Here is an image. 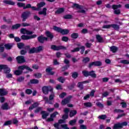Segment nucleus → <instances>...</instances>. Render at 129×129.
<instances>
[{
  "label": "nucleus",
  "mask_w": 129,
  "mask_h": 129,
  "mask_svg": "<svg viewBox=\"0 0 129 129\" xmlns=\"http://www.w3.org/2000/svg\"><path fill=\"white\" fill-rule=\"evenodd\" d=\"M18 69L19 70H16L14 71V74H15V75H21V74H22L23 72V70H25V69H26L28 71H32L31 68L26 66H20L19 67Z\"/></svg>",
  "instance_id": "1"
},
{
  "label": "nucleus",
  "mask_w": 129,
  "mask_h": 129,
  "mask_svg": "<svg viewBox=\"0 0 129 129\" xmlns=\"http://www.w3.org/2000/svg\"><path fill=\"white\" fill-rule=\"evenodd\" d=\"M53 30L58 32V33H60L62 35H67L68 33H69V30L67 29H62L58 27L54 26Z\"/></svg>",
  "instance_id": "2"
},
{
  "label": "nucleus",
  "mask_w": 129,
  "mask_h": 129,
  "mask_svg": "<svg viewBox=\"0 0 129 129\" xmlns=\"http://www.w3.org/2000/svg\"><path fill=\"white\" fill-rule=\"evenodd\" d=\"M4 69V72L5 73H10L11 72V69L8 67V66L5 64H1L0 65V71Z\"/></svg>",
  "instance_id": "3"
},
{
  "label": "nucleus",
  "mask_w": 129,
  "mask_h": 129,
  "mask_svg": "<svg viewBox=\"0 0 129 129\" xmlns=\"http://www.w3.org/2000/svg\"><path fill=\"white\" fill-rule=\"evenodd\" d=\"M42 90L44 94H48V93H49V91H52L53 90V88L50 86H44L42 87Z\"/></svg>",
  "instance_id": "4"
},
{
  "label": "nucleus",
  "mask_w": 129,
  "mask_h": 129,
  "mask_svg": "<svg viewBox=\"0 0 129 129\" xmlns=\"http://www.w3.org/2000/svg\"><path fill=\"white\" fill-rule=\"evenodd\" d=\"M110 28H113V29H115V30H118L119 27L116 24L104 25L103 26V29H110Z\"/></svg>",
  "instance_id": "5"
},
{
  "label": "nucleus",
  "mask_w": 129,
  "mask_h": 129,
  "mask_svg": "<svg viewBox=\"0 0 129 129\" xmlns=\"http://www.w3.org/2000/svg\"><path fill=\"white\" fill-rule=\"evenodd\" d=\"M59 114L58 112H54L53 113L50 115V117L46 119V121H53L54 120V118L56 117V115Z\"/></svg>",
  "instance_id": "6"
},
{
  "label": "nucleus",
  "mask_w": 129,
  "mask_h": 129,
  "mask_svg": "<svg viewBox=\"0 0 129 129\" xmlns=\"http://www.w3.org/2000/svg\"><path fill=\"white\" fill-rule=\"evenodd\" d=\"M51 49L52 50H54V51H59V50H61L62 49H66V47H64L63 46H56V45H52L51 46Z\"/></svg>",
  "instance_id": "7"
},
{
  "label": "nucleus",
  "mask_w": 129,
  "mask_h": 129,
  "mask_svg": "<svg viewBox=\"0 0 129 129\" xmlns=\"http://www.w3.org/2000/svg\"><path fill=\"white\" fill-rule=\"evenodd\" d=\"M31 13L30 12H24L22 15V18H23V22H25L28 18H29V16H30Z\"/></svg>",
  "instance_id": "8"
},
{
  "label": "nucleus",
  "mask_w": 129,
  "mask_h": 129,
  "mask_svg": "<svg viewBox=\"0 0 129 129\" xmlns=\"http://www.w3.org/2000/svg\"><path fill=\"white\" fill-rule=\"evenodd\" d=\"M20 32L21 34H26V35H32L33 34V32L30 31L29 30H27V29L25 28H22L20 30Z\"/></svg>",
  "instance_id": "9"
},
{
  "label": "nucleus",
  "mask_w": 129,
  "mask_h": 129,
  "mask_svg": "<svg viewBox=\"0 0 129 129\" xmlns=\"http://www.w3.org/2000/svg\"><path fill=\"white\" fill-rule=\"evenodd\" d=\"M71 98H72V96H70L69 97L63 99L61 101V104H62V105H65L66 104H67V103H69V102H70V99H71Z\"/></svg>",
  "instance_id": "10"
},
{
  "label": "nucleus",
  "mask_w": 129,
  "mask_h": 129,
  "mask_svg": "<svg viewBox=\"0 0 129 129\" xmlns=\"http://www.w3.org/2000/svg\"><path fill=\"white\" fill-rule=\"evenodd\" d=\"M101 62L100 61H95L90 63L89 68L92 67V66H101Z\"/></svg>",
  "instance_id": "11"
},
{
  "label": "nucleus",
  "mask_w": 129,
  "mask_h": 129,
  "mask_svg": "<svg viewBox=\"0 0 129 129\" xmlns=\"http://www.w3.org/2000/svg\"><path fill=\"white\" fill-rule=\"evenodd\" d=\"M8 93V90L6 89H0V96H5L7 95Z\"/></svg>",
  "instance_id": "12"
},
{
  "label": "nucleus",
  "mask_w": 129,
  "mask_h": 129,
  "mask_svg": "<svg viewBox=\"0 0 129 129\" xmlns=\"http://www.w3.org/2000/svg\"><path fill=\"white\" fill-rule=\"evenodd\" d=\"M18 63H24L25 62V58L23 56H19L16 57Z\"/></svg>",
  "instance_id": "13"
},
{
  "label": "nucleus",
  "mask_w": 129,
  "mask_h": 129,
  "mask_svg": "<svg viewBox=\"0 0 129 129\" xmlns=\"http://www.w3.org/2000/svg\"><path fill=\"white\" fill-rule=\"evenodd\" d=\"M52 70H53V68L51 67H48L46 69V72L48 74V75H53L54 74V72H52Z\"/></svg>",
  "instance_id": "14"
},
{
  "label": "nucleus",
  "mask_w": 129,
  "mask_h": 129,
  "mask_svg": "<svg viewBox=\"0 0 129 129\" xmlns=\"http://www.w3.org/2000/svg\"><path fill=\"white\" fill-rule=\"evenodd\" d=\"M38 40L40 43H44L45 41H47V40H48V38L45 36H40L38 37Z\"/></svg>",
  "instance_id": "15"
},
{
  "label": "nucleus",
  "mask_w": 129,
  "mask_h": 129,
  "mask_svg": "<svg viewBox=\"0 0 129 129\" xmlns=\"http://www.w3.org/2000/svg\"><path fill=\"white\" fill-rule=\"evenodd\" d=\"M1 108L4 110H8V109H10L11 107L7 103H5L2 105Z\"/></svg>",
  "instance_id": "16"
},
{
  "label": "nucleus",
  "mask_w": 129,
  "mask_h": 129,
  "mask_svg": "<svg viewBox=\"0 0 129 129\" xmlns=\"http://www.w3.org/2000/svg\"><path fill=\"white\" fill-rule=\"evenodd\" d=\"M89 82H90V80L85 81L83 82L82 83H79L78 84V86L81 89H83V84H84V83H89Z\"/></svg>",
  "instance_id": "17"
},
{
  "label": "nucleus",
  "mask_w": 129,
  "mask_h": 129,
  "mask_svg": "<svg viewBox=\"0 0 129 129\" xmlns=\"http://www.w3.org/2000/svg\"><path fill=\"white\" fill-rule=\"evenodd\" d=\"M37 106H39V103H34L33 105H32L29 107V110H33L34 108H36V107H37Z\"/></svg>",
  "instance_id": "18"
},
{
  "label": "nucleus",
  "mask_w": 129,
  "mask_h": 129,
  "mask_svg": "<svg viewBox=\"0 0 129 129\" xmlns=\"http://www.w3.org/2000/svg\"><path fill=\"white\" fill-rule=\"evenodd\" d=\"M3 3L6 5H11V6H14L15 5V2L11 0H4Z\"/></svg>",
  "instance_id": "19"
},
{
  "label": "nucleus",
  "mask_w": 129,
  "mask_h": 129,
  "mask_svg": "<svg viewBox=\"0 0 129 129\" xmlns=\"http://www.w3.org/2000/svg\"><path fill=\"white\" fill-rule=\"evenodd\" d=\"M38 14L39 15H43V16H46V15H47V8H43L42 11L38 12Z\"/></svg>",
  "instance_id": "20"
},
{
  "label": "nucleus",
  "mask_w": 129,
  "mask_h": 129,
  "mask_svg": "<svg viewBox=\"0 0 129 129\" xmlns=\"http://www.w3.org/2000/svg\"><path fill=\"white\" fill-rule=\"evenodd\" d=\"M41 114L43 119L47 118V116H49V113L45 111H41Z\"/></svg>",
  "instance_id": "21"
},
{
  "label": "nucleus",
  "mask_w": 129,
  "mask_h": 129,
  "mask_svg": "<svg viewBox=\"0 0 129 129\" xmlns=\"http://www.w3.org/2000/svg\"><path fill=\"white\" fill-rule=\"evenodd\" d=\"M22 26V24H16L13 26H12V30H17V29H19V28H21Z\"/></svg>",
  "instance_id": "22"
},
{
  "label": "nucleus",
  "mask_w": 129,
  "mask_h": 129,
  "mask_svg": "<svg viewBox=\"0 0 129 129\" xmlns=\"http://www.w3.org/2000/svg\"><path fill=\"white\" fill-rule=\"evenodd\" d=\"M113 129H119V128H122L121 127V124L120 123H117L114 125V126L113 127Z\"/></svg>",
  "instance_id": "23"
},
{
  "label": "nucleus",
  "mask_w": 129,
  "mask_h": 129,
  "mask_svg": "<svg viewBox=\"0 0 129 129\" xmlns=\"http://www.w3.org/2000/svg\"><path fill=\"white\" fill-rule=\"evenodd\" d=\"M45 34L47 37H48V38H50L51 40H52V39H53V38L54 37V36H53V34L49 31H46Z\"/></svg>",
  "instance_id": "24"
},
{
  "label": "nucleus",
  "mask_w": 129,
  "mask_h": 129,
  "mask_svg": "<svg viewBox=\"0 0 129 129\" xmlns=\"http://www.w3.org/2000/svg\"><path fill=\"white\" fill-rule=\"evenodd\" d=\"M96 38L98 42H99V43H101V42H102V41H103L102 37L100 35H96Z\"/></svg>",
  "instance_id": "25"
},
{
  "label": "nucleus",
  "mask_w": 129,
  "mask_h": 129,
  "mask_svg": "<svg viewBox=\"0 0 129 129\" xmlns=\"http://www.w3.org/2000/svg\"><path fill=\"white\" fill-rule=\"evenodd\" d=\"M76 121H77V119H74L70 121L69 123L71 125H75Z\"/></svg>",
  "instance_id": "26"
},
{
  "label": "nucleus",
  "mask_w": 129,
  "mask_h": 129,
  "mask_svg": "<svg viewBox=\"0 0 129 129\" xmlns=\"http://www.w3.org/2000/svg\"><path fill=\"white\" fill-rule=\"evenodd\" d=\"M29 54H33L34 53H37L36 48L33 47L32 48L30 49L29 51Z\"/></svg>",
  "instance_id": "27"
},
{
  "label": "nucleus",
  "mask_w": 129,
  "mask_h": 129,
  "mask_svg": "<svg viewBox=\"0 0 129 129\" xmlns=\"http://www.w3.org/2000/svg\"><path fill=\"white\" fill-rule=\"evenodd\" d=\"M77 113V111L76 110H73L71 111L70 112V117H73V116H74Z\"/></svg>",
  "instance_id": "28"
},
{
  "label": "nucleus",
  "mask_w": 129,
  "mask_h": 129,
  "mask_svg": "<svg viewBox=\"0 0 129 129\" xmlns=\"http://www.w3.org/2000/svg\"><path fill=\"white\" fill-rule=\"evenodd\" d=\"M45 5H46V4L44 2H41L37 4V8H38V10H40V8H43Z\"/></svg>",
  "instance_id": "29"
},
{
  "label": "nucleus",
  "mask_w": 129,
  "mask_h": 129,
  "mask_svg": "<svg viewBox=\"0 0 129 129\" xmlns=\"http://www.w3.org/2000/svg\"><path fill=\"white\" fill-rule=\"evenodd\" d=\"M5 47L6 48V49H7V50H10V49H12V47H13V45H12V44H7L5 45Z\"/></svg>",
  "instance_id": "30"
},
{
  "label": "nucleus",
  "mask_w": 129,
  "mask_h": 129,
  "mask_svg": "<svg viewBox=\"0 0 129 129\" xmlns=\"http://www.w3.org/2000/svg\"><path fill=\"white\" fill-rule=\"evenodd\" d=\"M89 76H91L92 77H93L94 78H95L96 77V74L94 73V71H91L89 72Z\"/></svg>",
  "instance_id": "31"
},
{
  "label": "nucleus",
  "mask_w": 129,
  "mask_h": 129,
  "mask_svg": "<svg viewBox=\"0 0 129 129\" xmlns=\"http://www.w3.org/2000/svg\"><path fill=\"white\" fill-rule=\"evenodd\" d=\"M110 50L113 52V53H115L117 51V47L115 46H112L110 47Z\"/></svg>",
  "instance_id": "32"
},
{
  "label": "nucleus",
  "mask_w": 129,
  "mask_h": 129,
  "mask_svg": "<svg viewBox=\"0 0 129 129\" xmlns=\"http://www.w3.org/2000/svg\"><path fill=\"white\" fill-rule=\"evenodd\" d=\"M119 8H121V5H114L112 6V9H113V10H116L117 9H119Z\"/></svg>",
  "instance_id": "33"
},
{
  "label": "nucleus",
  "mask_w": 129,
  "mask_h": 129,
  "mask_svg": "<svg viewBox=\"0 0 129 129\" xmlns=\"http://www.w3.org/2000/svg\"><path fill=\"white\" fill-rule=\"evenodd\" d=\"M22 40H30V36L23 35L21 36Z\"/></svg>",
  "instance_id": "34"
},
{
  "label": "nucleus",
  "mask_w": 129,
  "mask_h": 129,
  "mask_svg": "<svg viewBox=\"0 0 129 129\" xmlns=\"http://www.w3.org/2000/svg\"><path fill=\"white\" fill-rule=\"evenodd\" d=\"M64 12V8H59L56 11V14H61Z\"/></svg>",
  "instance_id": "35"
},
{
  "label": "nucleus",
  "mask_w": 129,
  "mask_h": 129,
  "mask_svg": "<svg viewBox=\"0 0 129 129\" xmlns=\"http://www.w3.org/2000/svg\"><path fill=\"white\" fill-rule=\"evenodd\" d=\"M84 105L86 107H91L92 104L90 102H86L84 103Z\"/></svg>",
  "instance_id": "36"
},
{
  "label": "nucleus",
  "mask_w": 129,
  "mask_h": 129,
  "mask_svg": "<svg viewBox=\"0 0 129 129\" xmlns=\"http://www.w3.org/2000/svg\"><path fill=\"white\" fill-rule=\"evenodd\" d=\"M36 50V53H38L39 52H41V51L43 50V46H40L38 47H37L35 48Z\"/></svg>",
  "instance_id": "37"
},
{
  "label": "nucleus",
  "mask_w": 129,
  "mask_h": 129,
  "mask_svg": "<svg viewBox=\"0 0 129 129\" xmlns=\"http://www.w3.org/2000/svg\"><path fill=\"white\" fill-rule=\"evenodd\" d=\"M43 99L45 101V103H49V104H52V102H49L47 97L43 96Z\"/></svg>",
  "instance_id": "38"
},
{
  "label": "nucleus",
  "mask_w": 129,
  "mask_h": 129,
  "mask_svg": "<svg viewBox=\"0 0 129 129\" xmlns=\"http://www.w3.org/2000/svg\"><path fill=\"white\" fill-rule=\"evenodd\" d=\"M57 80L59 82H61V83H64L65 82V79L64 78L60 77L57 79Z\"/></svg>",
  "instance_id": "39"
},
{
  "label": "nucleus",
  "mask_w": 129,
  "mask_h": 129,
  "mask_svg": "<svg viewBox=\"0 0 129 129\" xmlns=\"http://www.w3.org/2000/svg\"><path fill=\"white\" fill-rule=\"evenodd\" d=\"M120 63H122V64H129V60L126 59H123L120 60Z\"/></svg>",
  "instance_id": "40"
},
{
  "label": "nucleus",
  "mask_w": 129,
  "mask_h": 129,
  "mask_svg": "<svg viewBox=\"0 0 129 129\" xmlns=\"http://www.w3.org/2000/svg\"><path fill=\"white\" fill-rule=\"evenodd\" d=\"M17 45L19 49H23V48H24V43H18Z\"/></svg>",
  "instance_id": "41"
},
{
  "label": "nucleus",
  "mask_w": 129,
  "mask_h": 129,
  "mask_svg": "<svg viewBox=\"0 0 129 129\" xmlns=\"http://www.w3.org/2000/svg\"><path fill=\"white\" fill-rule=\"evenodd\" d=\"M79 51H80V48H79V47H77L72 50L71 52L72 53H75L76 52H79Z\"/></svg>",
  "instance_id": "42"
},
{
  "label": "nucleus",
  "mask_w": 129,
  "mask_h": 129,
  "mask_svg": "<svg viewBox=\"0 0 129 129\" xmlns=\"http://www.w3.org/2000/svg\"><path fill=\"white\" fill-rule=\"evenodd\" d=\"M72 38L73 39H77V38H78V34H77V33H73L72 34Z\"/></svg>",
  "instance_id": "43"
},
{
  "label": "nucleus",
  "mask_w": 129,
  "mask_h": 129,
  "mask_svg": "<svg viewBox=\"0 0 129 129\" xmlns=\"http://www.w3.org/2000/svg\"><path fill=\"white\" fill-rule=\"evenodd\" d=\"M31 83H32L33 84H37V83H39V81H38V80H36V79H33V80H31L30 81Z\"/></svg>",
  "instance_id": "44"
},
{
  "label": "nucleus",
  "mask_w": 129,
  "mask_h": 129,
  "mask_svg": "<svg viewBox=\"0 0 129 129\" xmlns=\"http://www.w3.org/2000/svg\"><path fill=\"white\" fill-rule=\"evenodd\" d=\"M12 123H13V121L11 120L7 121L4 123V125H10Z\"/></svg>",
  "instance_id": "45"
},
{
  "label": "nucleus",
  "mask_w": 129,
  "mask_h": 129,
  "mask_svg": "<svg viewBox=\"0 0 129 129\" xmlns=\"http://www.w3.org/2000/svg\"><path fill=\"white\" fill-rule=\"evenodd\" d=\"M17 6L19 7V8H22V7L24 8L25 6H26V4H25L24 3H18L17 4Z\"/></svg>",
  "instance_id": "46"
},
{
  "label": "nucleus",
  "mask_w": 129,
  "mask_h": 129,
  "mask_svg": "<svg viewBox=\"0 0 129 129\" xmlns=\"http://www.w3.org/2000/svg\"><path fill=\"white\" fill-rule=\"evenodd\" d=\"M41 110H42V107H39L36 108V110H34V112L35 113H38V112H40V111H41Z\"/></svg>",
  "instance_id": "47"
},
{
  "label": "nucleus",
  "mask_w": 129,
  "mask_h": 129,
  "mask_svg": "<svg viewBox=\"0 0 129 129\" xmlns=\"http://www.w3.org/2000/svg\"><path fill=\"white\" fill-rule=\"evenodd\" d=\"M73 7L74 8H76L77 9H82V6H80V5L77 4H74Z\"/></svg>",
  "instance_id": "48"
},
{
  "label": "nucleus",
  "mask_w": 129,
  "mask_h": 129,
  "mask_svg": "<svg viewBox=\"0 0 129 129\" xmlns=\"http://www.w3.org/2000/svg\"><path fill=\"white\" fill-rule=\"evenodd\" d=\"M83 74L86 77H87V76H89V72H86L85 71H83Z\"/></svg>",
  "instance_id": "49"
},
{
  "label": "nucleus",
  "mask_w": 129,
  "mask_h": 129,
  "mask_svg": "<svg viewBox=\"0 0 129 129\" xmlns=\"http://www.w3.org/2000/svg\"><path fill=\"white\" fill-rule=\"evenodd\" d=\"M34 76L36 77V78H41V77H42V75L39 73H36L34 74Z\"/></svg>",
  "instance_id": "50"
},
{
  "label": "nucleus",
  "mask_w": 129,
  "mask_h": 129,
  "mask_svg": "<svg viewBox=\"0 0 129 129\" xmlns=\"http://www.w3.org/2000/svg\"><path fill=\"white\" fill-rule=\"evenodd\" d=\"M25 92L27 94H32V92H33V91L31 89H27L25 91Z\"/></svg>",
  "instance_id": "51"
},
{
  "label": "nucleus",
  "mask_w": 129,
  "mask_h": 129,
  "mask_svg": "<svg viewBox=\"0 0 129 129\" xmlns=\"http://www.w3.org/2000/svg\"><path fill=\"white\" fill-rule=\"evenodd\" d=\"M78 76V74L77 72H74L72 74L73 78H77Z\"/></svg>",
  "instance_id": "52"
},
{
  "label": "nucleus",
  "mask_w": 129,
  "mask_h": 129,
  "mask_svg": "<svg viewBox=\"0 0 129 129\" xmlns=\"http://www.w3.org/2000/svg\"><path fill=\"white\" fill-rule=\"evenodd\" d=\"M90 60L89 58L85 57L83 60V62H84V63H87V62H89Z\"/></svg>",
  "instance_id": "53"
},
{
  "label": "nucleus",
  "mask_w": 129,
  "mask_h": 129,
  "mask_svg": "<svg viewBox=\"0 0 129 129\" xmlns=\"http://www.w3.org/2000/svg\"><path fill=\"white\" fill-rule=\"evenodd\" d=\"M30 8H32V6L31 4H27L26 6H25L23 8L24 10H26V9H30Z\"/></svg>",
  "instance_id": "54"
},
{
  "label": "nucleus",
  "mask_w": 129,
  "mask_h": 129,
  "mask_svg": "<svg viewBox=\"0 0 129 129\" xmlns=\"http://www.w3.org/2000/svg\"><path fill=\"white\" fill-rule=\"evenodd\" d=\"M98 118H100V119H105V118H106V115H102L101 116H99Z\"/></svg>",
  "instance_id": "55"
},
{
  "label": "nucleus",
  "mask_w": 129,
  "mask_h": 129,
  "mask_svg": "<svg viewBox=\"0 0 129 129\" xmlns=\"http://www.w3.org/2000/svg\"><path fill=\"white\" fill-rule=\"evenodd\" d=\"M55 95L54 93H52L49 96V100H52L54 99Z\"/></svg>",
  "instance_id": "56"
},
{
  "label": "nucleus",
  "mask_w": 129,
  "mask_h": 129,
  "mask_svg": "<svg viewBox=\"0 0 129 129\" xmlns=\"http://www.w3.org/2000/svg\"><path fill=\"white\" fill-rule=\"evenodd\" d=\"M64 19H72V16L70 15H67L63 16Z\"/></svg>",
  "instance_id": "57"
},
{
  "label": "nucleus",
  "mask_w": 129,
  "mask_h": 129,
  "mask_svg": "<svg viewBox=\"0 0 129 129\" xmlns=\"http://www.w3.org/2000/svg\"><path fill=\"white\" fill-rule=\"evenodd\" d=\"M109 94L108 92H105L102 94V97H106Z\"/></svg>",
  "instance_id": "58"
},
{
  "label": "nucleus",
  "mask_w": 129,
  "mask_h": 129,
  "mask_svg": "<svg viewBox=\"0 0 129 129\" xmlns=\"http://www.w3.org/2000/svg\"><path fill=\"white\" fill-rule=\"evenodd\" d=\"M24 79H25L24 77H20L18 78L17 81H18L19 82H22V81H24Z\"/></svg>",
  "instance_id": "59"
},
{
  "label": "nucleus",
  "mask_w": 129,
  "mask_h": 129,
  "mask_svg": "<svg viewBox=\"0 0 129 129\" xmlns=\"http://www.w3.org/2000/svg\"><path fill=\"white\" fill-rule=\"evenodd\" d=\"M96 104L99 107H100L101 108H103V104H101V103L97 102L96 103Z\"/></svg>",
  "instance_id": "60"
},
{
  "label": "nucleus",
  "mask_w": 129,
  "mask_h": 129,
  "mask_svg": "<svg viewBox=\"0 0 129 129\" xmlns=\"http://www.w3.org/2000/svg\"><path fill=\"white\" fill-rule=\"evenodd\" d=\"M66 95V93H62L59 95L60 98H64Z\"/></svg>",
  "instance_id": "61"
},
{
  "label": "nucleus",
  "mask_w": 129,
  "mask_h": 129,
  "mask_svg": "<svg viewBox=\"0 0 129 129\" xmlns=\"http://www.w3.org/2000/svg\"><path fill=\"white\" fill-rule=\"evenodd\" d=\"M33 103V100H29L28 101H26L25 104H31V103Z\"/></svg>",
  "instance_id": "62"
},
{
  "label": "nucleus",
  "mask_w": 129,
  "mask_h": 129,
  "mask_svg": "<svg viewBox=\"0 0 129 129\" xmlns=\"http://www.w3.org/2000/svg\"><path fill=\"white\" fill-rule=\"evenodd\" d=\"M68 114H65L62 116V118L63 119H67V118H68Z\"/></svg>",
  "instance_id": "63"
},
{
  "label": "nucleus",
  "mask_w": 129,
  "mask_h": 129,
  "mask_svg": "<svg viewBox=\"0 0 129 129\" xmlns=\"http://www.w3.org/2000/svg\"><path fill=\"white\" fill-rule=\"evenodd\" d=\"M61 127L64 129H70L69 127H67V124H62Z\"/></svg>",
  "instance_id": "64"
}]
</instances>
